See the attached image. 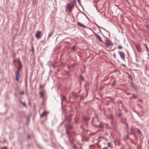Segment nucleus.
Returning a JSON list of instances; mask_svg holds the SVG:
<instances>
[{
    "instance_id": "nucleus-15",
    "label": "nucleus",
    "mask_w": 149,
    "mask_h": 149,
    "mask_svg": "<svg viewBox=\"0 0 149 149\" xmlns=\"http://www.w3.org/2000/svg\"><path fill=\"white\" fill-rule=\"evenodd\" d=\"M132 97H130L129 98L130 99H135L137 98V97L136 95H135L134 94H132Z\"/></svg>"
},
{
    "instance_id": "nucleus-40",
    "label": "nucleus",
    "mask_w": 149,
    "mask_h": 149,
    "mask_svg": "<svg viewBox=\"0 0 149 149\" xmlns=\"http://www.w3.org/2000/svg\"><path fill=\"white\" fill-rule=\"evenodd\" d=\"M118 115L119 117H120L121 115V113H118Z\"/></svg>"
},
{
    "instance_id": "nucleus-34",
    "label": "nucleus",
    "mask_w": 149,
    "mask_h": 149,
    "mask_svg": "<svg viewBox=\"0 0 149 149\" xmlns=\"http://www.w3.org/2000/svg\"><path fill=\"white\" fill-rule=\"evenodd\" d=\"M79 4H81V1L80 0H77Z\"/></svg>"
},
{
    "instance_id": "nucleus-24",
    "label": "nucleus",
    "mask_w": 149,
    "mask_h": 149,
    "mask_svg": "<svg viewBox=\"0 0 149 149\" xmlns=\"http://www.w3.org/2000/svg\"><path fill=\"white\" fill-rule=\"evenodd\" d=\"M144 45L145 46L146 48L147 49V52L148 51H149V50L148 49V47L147 45L146 44H145Z\"/></svg>"
},
{
    "instance_id": "nucleus-4",
    "label": "nucleus",
    "mask_w": 149,
    "mask_h": 149,
    "mask_svg": "<svg viewBox=\"0 0 149 149\" xmlns=\"http://www.w3.org/2000/svg\"><path fill=\"white\" fill-rule=\"evenodd\" d=\"M45 93V90L43 89L39 93V96L40 98H42V100H44V94Z\"/></svg>"
},
{
    "instance_id": "nucleus-13",
    "label": "nucleus",
    "mask_w": 149,
    "mask_h": 149,
    "mask_svg": "<svg viewBox=\"0 0 149 149\" xmlns=\"http://www.w3.org/2000/svg\"><path fill=\"white\" fill-rule=\"evenodd\" d=\"M90 119V118L88 117L84 116L83 117V120L86 122H88Z\"/></svg>"
},
{
    "instance_id": "nucleus-5",
    "label": "nucleus",
    "mask_w": 149,
    "mask_h": 149,
    "mask_svg": "<svg viewBox=\"0 0 149 149\" xmlns=\"http://www.w3.org/2000/svg\"><path fill=\"white\" fill-rule=\"evenodd\" d=\"M41 33L42 32L41 31H37L35 36L37 39H39L40 38V36Z\"/></svg>"
},
{
    "instance_id": "nucleus-56",
    "label": "nucleus",
    "mask_w": 149,
    "mask_h": 149,
    "mask_svg": "<svg viewBox=\"0 0 149 149\" xmlns=\"http://www.w3.org/2000/svg\"><path fill=\"white\" fill-rule=\"evenodd\" d=\"M75 149H78V148H76V147H75Z\"/></svg>"
},
{
    "instance_id": "nucleus-42",
    "label": "nucleus",
    "mask_w": 149,
    "mask_h": 149,
    "mask_svg": "<svg viewBox=\"0 0 149 149\" xmlns=\"http://www.w3.org/2000/svg\"><path fill=\"white\" fill-rule=\"evenodd\" d=\"M20 94L21 95H23L24 94V91H22L21 92Z\"/></svg>"
},
{
    "instance_id": "nucleus-1",
    "label": "nucleus",
    "mask_w": 149,
    "mask_h": 149,
    "mask_svg": "<svg viewBox=\"0 0 149 149\" xmlns=\"http://www.w3.org/2000/svg\"><path fill=\"white\" fill-rule=\"evenodd\" d=\"M74 7V2L72 1L70 3H69L67 5L66 10L69 12H70L71 10L73 9Z\"/></svg>"
},
{
    "instance_id": "nucleus-47",
    "label": "nucleus",
    "mask_w": 149,
    "mask_h": 149,
    "mask_svg": "<svg viewBox=\"0 0 149 149\" xmlns=\"http://www.w3.org/2000/svg\"><path fill=\"white\" fill-rule=\"evenodd\" d=\"M69 141L71 143H72V142L70 140H69Z\"/></svg>"
},
{
    "instance_id": "nucleus-22",
    "label": "nucleus",
    "mask_w": 149,
    "mask_h": 149,
    "mask_svg": "<svg viewBox=\"0 0 149 149\" xmlns=\"http://www.w3.org/2000/svg\"><path fill=\"white\" fill-rule=\"evenodd\" d=\"M80 79L81 81H84V77L82 75H80Z\"/></svg>"
},
{
    "instance_id": "nucleus-52",
    "label": "nucleus",
    "mask_w": 149,
    "mask_h": 149,
    "mask_svg": "<svg viewBox=\"0 0 149 149\" xmlns=\"http://www.w3.org/2000/svg\"><path fill=\"white\" fill-rule=\"evenodd\" d=\"M85 124H86V125H87V123H85Z\"/></svg>"
},
{
    "instance_id": "nucleus-27",
    "label": "nucleus",
    "mask_w": 149,
    "mask_h": 149,
    "mask_svg": "<svg viewBox=\"0 0 149 149\" xmlns=\"http://www.w3.org/2000/svg\"><path fill=\"white\" fill-rule=\"evenodd\" d=\"M31 47V51L33 52V53L34 52V49L33 47V45H32Z\"/></svg>"
},
{
    "instance_id": "nucleus-11",
    "label": "nucleus",
    "mask_w": 149,
    "mask_h": 149,
    "mask_svg": "<svg viewBox=\"0 0 149 149\" xmlns=\"http://www.w3.org/2000/svg\"><path fill=\"white\" fill-rule=\"evenodd\" d=\"M66 134L68 136V139H70L71 138V133L67 129L66 130Z\"/></svg>"
},
{
    "instance_id": "nucleus-62",
    "label": "nucleus",
    "mask_w": 149,
    "mask_h": 149,
    "mask_svg": "<svg viewBox=\"0 0 149 149\" xmlns=\"http://www.w3.org/2000/svg\"><path fill=\"white\" fill-rule=\"evenodd\" d=\"M134 145H136V143H134Z\"/></svg>"
},
{
    "instance_id": "nucleus-19",
    "label": "nucleus",
    "mask_w": 149,
    "mask_h": 149,
    "mask_svg": "<svg viewBox=\"0 0 149 149\" xmlns=\"http://www.w3.org/2000/svg\"><path fill=\"white\" fill-rule=\"evenodd\" d=\"M72 95L75 98H76L78 97V96L77 95L76 93L75 92H73L72 93Z\"/></svg>"
},
{
    "instance_id": "nucleus-44",
    "label": "nucleus",
    "mask_w": 149,
    "mask_h": 149,
    "mask_svg": "<svg viewBox=\"0 0 149 149\" xmlns=\"http://www.w3.org/2000/svg\"><path fill=\"white\" fill-rule=\"evenodd\" d=\"M19 65L20 66V68H22V63H20V64H19Z\"/></svg>"
},
{
    "instance_id": "nucleus-29",
    "label": "nucleus",
    "mask_w": 149,
    "mask_h": 149,
    "mask_svg": "<svg viewBox=\"0 0 149 149\" xmlns=\"http://www.w3.org/2000/svg\"><path fill=\"white\" fill-rule=\"evenodd\" d=\"M137 133L138 134H140L141 133V132L140 131V130L138 129V128H137Z\"/></svg>"
},
{
    "instance_id": "nucleus-46",
    "label": "nucleus",
    "mask_w": 149,
    "mask_h": 149,
    "mask_svg": "<svg viewBox=\"0 0 149 149\" xmlns=\"http://www.w3.org/2000/svg\"><path fill=\"white\" fill-rule=\"evenodd\" d=\"M104 29L105 31H107V32H108V34L109 35H110V32H109V31H106V30L105 29Z\"/></svg>"
},
{
    "instance_id": "nucleus-54",
    "label": "nucleus",
    "mask_w": 149,
    "mask_h": 149,
    "mask_svg": "<svg viewBox=\"0 0 149 149\" xmlns=\"http://www.w3.org/2000/svg\"><path fill=\"white\" fill-rule=\"evenodd\" d=\"M86 18H88V17L86 15Z\"/></svg>"
},
{
    "instance_id": "nucleus-49",
    "label": "nucleus",
    "mask_w": 149,
    "mask_h": 149,
    "mask_svg": "<svg viewBox=\"0 0 149 149\" xmlns=\"http://www.w3.org/2000/svg\"><path fill=\"white\" fill-rule=\"evenodd\" d=\"M148 144H149V139L148 140Z\"/></svg>"
},
{
    "instance_id": "nucleus-37",
    "label": "nucleus",
    "mask_w": 149,
    "mask_h": 149,
    "mask_svg": "<svg viewBox=\"0 0 149 149\" xmlns=\"http://www.w3.org/2000/svg\"><path fill=\"white\" fill-rule=\"evenodd\" d=\"M22 104L24 105V106L26 107V104L24 102L22 103Z\"/></svg>"
},
{
    "instance_id": "nucleus-39",
    "label": "nucleus",
    "mask_w": 149,
    "mask_h": 149,
    "mask_svg": "<svg viewBox=\"0 0 149 149\" xmlns=\"http://www.w3.org/2000/svg\"><path fill=\"white\" fill-rule=\"evenodd\" d=\"M75 46H73L72 47V50H74L75 49Z\"/></svg>"
},
{
    "instance_id": "nucleus-20",
    "label": "nucleus",
    "mask_w": 149,
    "mask_h": 149,
    "mask_svg": "<svg viewBox=\"0 0 149 149\" xmlns=\"http://www.w3.org/2000/svg\"><path fill=\"white\" fill-rule=\"evenodd\" d=\"M72 119L71 116V115H70L67 118V120L68 121L70 122Z\"/></svg>"
},
{
    "instance_id": "nucleus-51",
    "label": "nucleus",
    "mask_w": 149,
    "mask_h": 149,
    "mask_svg": "<svg viewBox=\"0 0 149 149\" xmlns=\"http://www.w3.org/2000/svg\"><path fill=\"white\" fill-rule=\"evenodd\" d=\"M20 103L21 104H22V103H23V102H22V101H20Z\"/></svg>"
},
{
    "instance_id": "nucleus-50",
    "label": "nucleus",
    "mask_w": 149,
    "mask_h": 149,
    "mask_svg": "<svg viewBox=\"0 0 149 149\" xmlns=\"http://www.w3.org/2000/svg\"><path fill=\"white\" fill-rule=\"evenodd\" d=\"M131 94L130 93H128V94H127V95H129L130 94Z\"/></svg>"
},
{
    "instance_id": "nucleus-12",
    "label": "nucleus",
    "mask_w": 149,
    "mask_h": 149,
    "mask_svg": "<svg viewBox=\"0 0 149 149\" xmlns=\"http://www.w3.org/2000/svg\"><path fill=\"white\" fill-rule=\"evenodd\" d=\"M77 24L79 26L82 28H86V27L84 25L79 22H78L77 23Z\"/></svg>"
},
{
    "instance_id": "nucleus-30",
    "label": "nucleus",
    "mask_w": 149,
    "mask_h": 149,
    "mask_svg": "<svg viewBox=\"0 0 149 149\" xmlns=\"http://www.w3.org/2000/svg\"><path fill=\"white\" fill-rule=\"evenodd\" d=\"M84 99V95H81L80 96V100H83Z\"/></svg>"
},
{
    "instance_id": "nucleus-38",
    "label": "nucleus",
    "mask_w": 149,
    "mask_h": 149,
    "mask_svg": "<svg viewBox=\"0 0 149 149\" xmlns=\"http://www.w3.org/2000/svg\"><path fill=\"white\" fill-rule=\"evenodd\" d=\"M107 146L108 147H110V143H107Z\"/></svg>"
},
{
    "instance_id": "nucleus-48",
    "label": "nucleus",
    "mask_w": 149,
    "mask_h": 149,
    "mask_svg": "<svg viewBox=\"0 0 149 149\" xmlns=\"http://www.w3.org/2000/svg\"><path fill=\"white\" fill-rule=\"evenodd\" d=\"M28 137L29 139L30 138V136L29 134H28Z\"/></svg>"
},
{
    "instance_id": "nucleus-43",
    "label": "nucleus",
    "mask_w": 149,
    "mask_h": 149,
    "mask_svg": "<svg viewBox=\"0 0 149 149\" xmlns=\"http://www.w3.org/2000/svg\"><path fill=\"white\" fill-rule=\"evenodd\" d=\"M113 56L114 58H116V55L115 53H114L113 54Z\"/></svg>"
},
{
    "instance_id": "nucleus-36",
    "label": "nucleus",
    "mask_w": 149,
    "mask_h": 149,
    "mask_svg": "<svg viewBox=\"0 0 149 149\" xmlns=\"http://www.w3.org/2000/svg\"><path fill=\"white\" fill-rule=\"evenodd\" d=\"M75 65H76V64H75V63H74L72 64V65H71V66H72V67H74Z\"/></svg>"
},
{
    "instance_id": "nucleus-33",
    "label": "nucleus",
    "mask_w": 149,
    "mask_h": 149,
    "mask_svg": "<svg viewBox=\"0 0 149 149\" xmlns=\"http://www.w3.org/2000/svg\"><path fill=\"white\" fill-rule=\"evenodd\" d=\"M128 77V79H130V78H131L132 77H131V75H130H130H128V77Z\"/></svg>"
},
{
    "instance_id": "nucleus-59",
    "label": "nucleus",
    "mask_w": 149,
    "mask_h": 149,
    "mask_svg": "<svg viewBox=\"0 0 149 149\" xmlns=\"http://www.w3.org/2000/svg\"><path fill=\"white\" fill-rule=\"evenodd\" d=\"M93 120L91 121V123L92 122Z\"/></svg>"
},
{
    "instance_id": "nucleus-23",
    "label": "nucleus",
    "mask_w": 149,
    "mask_h": 149,
    "mask_svg": "<svg viewBox=\"0 0 149 149\" xmlns=\"http://www.w3.org/2000/svg\"><path fill=\"white\" fill-rule=\"evenodd\" d=\"M98 126L100 128H102L104 127V126L102 125V124H100Z\"/></svg>"
},
{
    "instance_id": "nucleus-31",
    "label": "nucleus",
    "mask_w": 149,
    "mask_h": 149,
    "mask_svg": "<svg viewBox=\"0 0 149 149\" xmlns=\"http://www.w3.org/2000/svg\"><path fill=\"white\" fill-rule=\"evenodd\" d=\"M123 47H122V46H121V45H120L118 47V48L119 49H122V48Z\"/></svg>"
},
{
    "instance_id": "nucleus-17",
    "label": "nucleus",
    "mask_w": 149,
    "mask_h": 149,
    "mask_svg": "<svg viewBox=\"0 0 149 149\" xmlns=\"http://www.w3.org/2000/svg\"><path fill=\"white\" fill-rule=\"evenodd\" d=\"M135 47L138 51L139 52L141 51V49L139 45H136Z\"/></svg>"
},
{
    "instance_id": "nucleus-58",
    "label": "nucleus",
    "mask_w": 149,
    "mask_h": 149,
    "mask_svg": "<svg viewBox=\"0 0 149 149\" xmlns=\"http://www.w3.org/2000/svg\"><path fill=\"white\" fill-rule=\"evenodd\" d=\"M63 123V122H62V123H61V124H62Z\"/></svg>"
},
{
    "instance_id": "nucleus-55",
    "label": "nucleus",
    "mask_w": 149,
    "mask_h": 149,
    "mask_svg": "<svg viewBox=\"0 0 149 149\" xmlns=\"http://www.w3.org/2000/svg\"><path fill=\"white\" fill-rule=\"evenodd\" d=\"M94 125V126H95V127H97V126H96V125Z\"/></svg>"
},
{
    "instance_id": "nucleus-26",
    "label": "nucleus",
    "mask_w": 149,
    "mask_h": 149,
    "mask_svg": "<svg viewBox=\"0 0 149 149\" xmlns=\"http://www.w3.org/2000/svg\"><path fill=\"white\" fill-rule=\"evenodd\" d=\"M116 83L115 81H114V80H113V81L112 82V84H111V86H113L115 85V84Z\"/></svg>"
},
{
    "instance_id": "nucleus-2",
    "label": "nucleus",
    "mask_w": 149,
    "mask_h": 149,
    "mask_svg": "<svg viewBox=\"0 0 149 149\" xmlns=\"http://www.w3.org/2000/svg\"><path fill=\"white\" fill-rule=\"evenodd\" d=\"M20 68L19 67H17V70L15 72V80L17 81H18L21 77V75L20 72Z\"/></svg>"
},
{
    "instance_id": "nucleus-10",
    "label": "nucleus",
    "mask_w": 149,
    "mask_h": 149,
    "mask_svg": "<svg viewBox=\"0 0 149 149\" xmlns=\"http://www.w3.org/2000/svg\"><path fill=\"white\" fill-rule=\"evenodd\" d=\"M47 114V112L46 111H44L40 115V117H42L46 116Z\"/></svg>"
},
{
    "instance_id": "nucleus-21",
    "label": "nucleus",
    "mask_w": 149,
    "mask_h": 149,
    "mask_svg": "<svg viewBox=\"0 0 149 149\" xmlns=\"http://www.w3.org/2000/svg\"><path fill=\"white\" fill-rule=\"evenodd\" d=\"M52 67L53 69H54L55 68V66L54 63H51L50 65V67Z\"/></svg>"
},
{
    "instance_id": "nucleus-61",
    "label": "nucleus",
    "mask_w": 149,
    "mask_h": 149,
    "mask_svg": "<svg viewBox=\"0 0 149 149\" xmlns=\"http://www.w3.org/2000/svg\"><path fill=\"white\" fill-rule=\"evenodd\" d=\"M109 97H107V98H109Z\"/></svg>"
},
{
    "instance_id": "nucleus-9",
    "label": "nucleus",
    "mask_w": 149,
    "mask_h": 149,
    "mask_svg": "<svg viewBox=\"0 0 149 149\" xmlns=\"http://www.w3.org/2000/svg\"><path fill=\"white\" fill-rule=\"evenodd\" d=\"M95 35L96 36V37L100 41L102 42H103V41L102 39V38L100 36L96 33L95 34Z\"/></svg>"
},
{
    "instance_id": "nucleus-35",
    "label": "nucleus",
    "mask_w": 149,
    "mask_h": 149,
    "mask_svg": "<svg viewBox=\"0 0 149 149\" xmlns=\"http://www.w3.org/2000/svg\"><path fill=\"white\" fill-rule=\"evenodd\" d=\"M61 66L63 67H64L65 66V64L64 63H61Z\"/></svg>"
},
{
    "instance_id": "nucleus-16",
    "label": "nucleus",
    "mask_w": 149,
    "mask_h": 149,
    "mask_svg": "<svg viewBox=\"0 0 149 149\" xmlns=\"http://www.w3.org/2000/svg\"><path fill=\"white\" fill-rule=\"evenodd\" d=\"M79 118V117H78L77 116H75L74 119V122L76 123H78V121Z\"/></svg>"
},
{
    "instance_id": "nucleus-25",
    "label": "nucleus",
    "mask_w": 149,
    "mask_h": 149,
    "mask_svg": "<svg viewBox=\"0 0 149 149\" xmlns=\"http://www.w3.org/2000/svg\"><path fill=\"white\" fill-rule=\"evenodd\" d=\"M17 61H18V64H20V63H21V61L20 60V58L19 57L18 58H17Z\"/></svg>"
},
{
    "instance_id": "nucleus-32",
    "label": "nucleus",
    "mask_w": 149,
    "mask_h": 149,
    "mask_svg": "<svg viewBox=\"0 0 149 149\" xmlns=\"http://www.w3.org/2000/svg\"><path fill=\"white\" fill-rule=\"evenodd\" d=\"M109 118L110 119H113V116L112 115H110V116L109 117Z\"/></svg>"
},
{
    "instance_id": "nucleus-6",
    "label": "nucleus",
    "mask_w": 149,
    "mask_h": 149,
    "mask_svg": "<svg viewBox=\"0 0 149 149\" xmlns=\"http://www.w3.org/2000/svg\"><path fill=\"white\" fill-rule=\"evenodd\" d=\"M118 52L121 58L122 59L124 60L125 58V56L124 53L123 52L120 51H118Z\"/></svg>"
},
{
    "instance_id": "nucleus-14",
    "label": "nucleus",
    "mask_w": 149,
    "mask_h": 149,
    "mask_svg": "<svg viewBox=\"0 0 149 149\" xmlns=\"http://www.w3.org/2000/svg\"><path fill=\"white\" fill-rule=\"evenodd\" d=\"M130 84L132 87L134 88L136 90L137 89V86L136 84H132V82H130Z\"/></svg>"
},
{
    "instance_id": "nucleus-60",
    "label": "nucleus",
    "mask_w": 149,
    "mask_h": 149,
    "mask_svg": "<svg viewBox=\"0 0 149 149\" xmlns=\"http://www.w3.org/2000/svg\"><path fill=\"white\" fill-rule=\"evenodd\" d=\"M15 56V54H14V56Z\"/></svg>"
},
{
    "instance_id": "nucleus-45",
    "label": "nucleus",
    "mask_w": 149,
    "mask_h": 149,
    "mask_svg": "<svg viewBox=\"0 0 149 149\" xmlns=\"http://www.w3.org/2000/svg\"><path fill=\"white\" fill-rule=\"evenodd\" d=\"M43 87V86L42 85H40V89H41V88H42V87Z\"/></svg>"
},
{
    "instance_id": "nucleus-57",
    "label": "nucleus",
    "mask_w": 149,
    "mask_h": 149,
    "mask_svg": "<svg viewBox=\"0 0 149 149\" xmlns=\"http://www.w3.org/2000/svg\"><path fill=\"white\" fill-rule=\"evenodd\" d=\"M74 3H76V1H75H75H74Z\"/></svg>"
},
{
    "instance_id": "nucleus-18",
    "label": "nucleus",
    "mask_w": 149,
    "mask_h": 149,
    "mask_svg": "<svg viewBox=\"0 0 149 149\" xmlns=\"http://www.w3.org/2000/svg\"><path fill=\"white\" fill-rule=\"evenodd\" d=\"M130 132L132 134H134V129L132 128H131L130 129Z\"/></svg>"
},
{
    "instance_id": "nucleus-3",
    "label": "nucleus",
    "mask_w": 149,
    "mask_h": 149,
    "mask_svg": "<svg viewBox=\"0 0 149 149\" xmlns=\"http://www.w3.org/2000/svg\"><path fill=\"white\" fill-rule=\"evenodd\" d=\"M105 45L106 47L109 48L112 45V42L109 39H107L105 41Z\"/></svg>"
},
{
    "instance_id": "nucleus-53",
    "label": "nucleus",
    "mask_w": 149,
    "mask_h": 149,
    "mask_svg": "<svg viewBox=\"0 0 149 149\" xmlns=\"http://www.w3.org/2000/svg\"><path fill=\"white\" fill-rule=\"evenodd\" d=\"M86 18H88V17L86 15Z\"/></svg>"
},
{
    "instance_id": "nucleus-63",
    "label": "nucleus",
    "mask_w": 149,
    "mask_h": 149,
    "mask_svg": "<svg viewBox=\"0 0 149 149\" xmlns=\"http://www.w3.org/2000/svg\"><path fill=\"white\" fill-rule=\"evenodd\" d=\"M0 142H1L0 141Z\"/></svg>"
},
{
    "instance_id": "nucleus-8",
    "label": "nucleus",
    "mask_w": 149,
    "mask_h": 149,
    "mask_svg": "<svg viewBox=\"0 0 149 149\" xmlns=\"http://www.w3.org/2000/svg\"><path fill=\"white\" fill-rule=\"evenodd\" d=\"M65 127L66 129H71L73 128L72 126L70 124L68 125L66 124L65 125Z\"/></svg>"
},
{
    "instance_id": "nucleus-7",
    "label": "nucleus",
    "mask_w": 149,
    "mask_h": 149,
    "mask_svg": "<svg viewBox=\"0 0 149 149\" xmlns=\"http://www.w3.org/2000/svg\"><path fill=\"white\" fill-rule=\"evenodd\" d=\"M66 97L64 95H61V104H63V102L66 99Z\"/></svg>"
},
{
    "instance_id": "nucleus-28",
    "label": "nucleus",
    "mask_w": 149,
    "mask_h": 149,
    "mask_svg": "<svg viewBox=\"0 0 149 149\" xmlns=\"http://www.w3.org/2000/svg\"><path fill=\"white\" fill-rule=\"evenodd\" d=\"M53 32H52L51 33H49V34L48 36V38H49V37L51 36L53 34Z\"/></svg>"
},
{
    "instance_id": "nucleus-41",
    "label": "nucleus",
    "mask_w": 149,
    "mask_h": 149,
    "mask_svg": "<svg viewBox=\"0 0 149 149\" xmlns=\"http://www.w3.org/2000/svg\"><path fill=\"white\" fill-rule=\"evenodd\" d=\"M103 89V87H100V91H102V90Z\"/></svg>"
}]
</instances>
